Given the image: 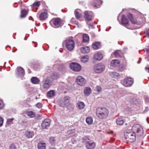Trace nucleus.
Here are the masks:
<instances>
[{
  "mask_svg": "<svg viewBox=\"0 0 149 149\" xmlns=\"http://www.w3.org/2000/svg\"><path fill=\"white\" fill-rule=\"evenodd\" d=\"M132 130L136 132V135L141 136L143 134V130L142 127L139 125L136 124L133 125L132 128ZM134 132H127L124 135V136L127 141L130 142H134L136 139L135 134Z\"/></svg>",
  "mask_w": 149,
  "mask_h": 149,
  "instance_id": "f257e3e1",
  "label": "nucleus"
},
{
  "mask_svg": "<svg viewBox=\"0 0 149 149\" xmlns=\"http://www.w3.org/2000/svg\"><path fill=\"white\" fill-rule=\"evenodd\" d=\"M96 114L100 119L102 120L106 119L109 114L108 110L105 107H98L96 109Z\"/></svg>",
  "mask_w": 149,
  "mask_h": 149,
  "instance_id": "f03ea898",
  "label": "nucleus"
},
{
  "mask_svg": "<svg viewBox=\"0 0 149 149\" xmlns=\"http://www.w3.org/2000/svg\"><path fill=\"white\" fill-rule=\"evenodd\" d=\"M50 23L55 28L61 27L63 24V20L59 17L53 18L51 20Z\"/></svg>",
  "mask_w": 149,
  "mask_h": 149,
  "instance_id": "7ed1b4c3",
  "label": "nucleus"
},
{
  "mask_svg": "<svg viewBox=\"0 0 149 149\" xmlns=\"http://www.w3.org/2000/svg\"><path fill=\"white\" fill-rule=\"evenodd\" d=\"M63 44L65 45L66 48L68 51H72L74 48V42L72 38H68L64 40Z\"/></svg>",
  "mask_w": 149,
  "mask_h": 149,
  "instance_id": "20e7f679",
  "label": "nucleus"
},
{
  "mask_svg": "<svg viewBox=\"0 0 149 149\" xmlns=\"http://www.w3.org/2000/svg\"><path fill=\"white\" fill-rule=\"evenodd\" d=\"M134 83L133 79L131 77H127L125 79L122 83L125 87H129L131 86Z\"/></svg>",
  "mask_w": 149,
  "mask_h": 149,
  "instance_id": "39448f33",
  "label": "nucleus"
},
{
  "mask_svg": "<svg viewBox=\"0 0 149 149\" xmlns=\"http://www.w3.org/2000/svg\"><path fill=\"white\" fill-rule=\"evenodd\" d=\"M76 82L80 86H84L85 84L86 80L83 77L79 76L77 77Z\"/></svg>",
  "mask_w": 149,
  "mask_h": 149,
  "instance_id": "423d86ee",
  "label": "nucleus"
},
{
  "mask_svg": "<svg viewBox=\"0 0 149 149\" xmlns=\"http://www.w3.org/2000/svg\"><path fill=\"white\" fill-rule=\"evenodd\" d=\"M93 16V13L92 12L86 11L84 13V17L87 21H91Z\"/></svg>",
  "mask_w": 149,
  "mask_h": 149,
  "instance_id": "0eeeda50",
  "label": "nucleus"
},
{
  "mask_svg": "<svg viewBox=\"0 0 149 149\" xmlns=\"http://www.w3.org/2000/svg\"><path fill=\"white\" fill-rule=\"evenodd\" d=\"M85 146L87 149H93L95 147L96 143L92 141H88L86 142Z\"/></svg>",
  "mask_w": 149,
  "mask_h": 149,
  "instance_id": "6e6552de",
  "label": "nucleus"
},
{
  "mask_svg": "<svg viewBox=\"0 0 149 149\" xmlns=\"http://www.w3.org/2000/svg\"><path fill=\"white\" fill-rule=\"evenodd\" d=\"M121 22L122 24L127 28L131 29H133L132 28H131L129 26V20L125 17V15L122 16Z\"/></svg>",
  "mask_w": 149,
  "mask_h": 149,
  "instance_id": "1a4fd4ad",
  "label": "nucleus"
},
{
  "mask_svg": "<svg viewBox=\"0 0 149 149\" xmlns=\"http://www.w3.org/2000/svg\"><path fill=\"white\" fill-rule=\"evenodd\" d=\"M102 0H94L91 4L92 6L95 8H99L102 5Z\"/></svg>",
  "mask_w": 149,
  "mask_h": 149,
  "instance_id": "9d476101",
  "label": "nucleus"
},
{
  "mask_svg": "<svg viewBox=\"0 0 149 149\" xmlns=\"http://www.w3.org/2000/svg\"><path fill=\"white\" fill-rule=\"evenodd\" d=\"M104 69V66H94L93 70L95 72L100 73L103 72Z\"/></svg>",
  "mask_w": 149,
  "mask_h": 149,
  "instance_id": "9b49d317",
  "label": "nucleus"
},
{
  "mask_svg": "<svg viewBox=\"0 0 149 149\" xmlns=\"http://www.w3.org/2000/svg\"><path fill=\"white\" fill-rule=\"evenodd\" d=\"M50 120L49 119L45 120L42 123L41 126L43 129H47L48 127L50 124Z\"/></svg>",
  "mask_w": 149,
  "mask_h": 149,
  "instance_id": "f8f14e48",
  "label": "nucleus"
},
{
  "mask_svg": "<svg viewBox=\"0 0 149 149\" xmlns=\"http://www.w3.org/2000/svg\"><path fill=\"white\" fill-rule=\"evenodd\" d=\"M16 73L18 76L22 77L24 74V71L22 67L18 66L17 69Z\"/></svg>",
  "mask_w": 149,
  "mask_h": 149,
  "instance_id": "ddd939ff",
  "label": "nucleus"
},
{
  "mask_svg": "<svg viewBox=\"0 0 149 149\" xmlns=\"http://www.w3.org/2000/svg\"><path fill=\"white\" fill-rule=\"evenodd\" d=\"M70 97L68 96H65L64 97L63 100L60 104V106L63 107L65 106H67L69 103Z\"/></svg>",
  "mask_w": 149,
  "mask_h": 149,
  "instance_id": "4468645a",
  "label": "nucleus"
},
{
  "mask_svg": "<svg viewBox=\"0 0 149 149\" xmlns=\"http://www.w3.org/2000/svg\"><path fill=\"white\" fill-rule=\"evenodd\" d=\"M127 17L132 24H139V23L136 21V19L133 17L132 14L128 13L127 15Z\"/></svg>",
  "mask_w": 149,
  "mask_h": 149,
  "instance_id": "2eb2a0df",
  "label": "nucleus"
},
{
  "mask_svg": "<svg viewBox=\"0 0 149 149\" xmlns=\"http://www.w3.org/2000/svg\"><path fill=\"white\" fill-rule=\"evenodd\" d=\"M102 54L100 53H97L95 54L93 56L94 59L96 61L100 60L103 58Z\"/></svg>",
  "mask_w": 149,
  "mask_h": 149,
  "instance_id": "dca6fc26",
  "label": "nucleus"
},
{
  "mask_svg": "<svg viewBox=\"0 0 149 149\" xmlns=\"http://www.w3.org/2000/svg\"><path fill=\"white\" fill-rule=\"evenodd\" d=\"M114 55L116 58H119L123 57L124 58L123 56V53L120 50L114 52Z\"/></svg>",
  "mask_w": 149,
  "mask_h": 149,
  "instance_id": "f3484780",
  "label": "nucleus"
},
{
  "mask_svg": "<svg viewBox=\"0 0 149 149\" xmlns=\"http://www.w3.org/2000/svg\"><path fill=\"white\" fill-rule=\"evenodd\" d=\"M48 17L47 14L45 12L41 13L39 16V19L41 20H44L46 19Z\"/></svg>",
  "mask_w": 149,
  "mask_h": 149,
  "instance_id": "a211bd4d",
  "label": "nucleus"
},
{
  "mask_svg": "<svg viewBox=\"0 0 149 149\" xmlns=\"http://www.w3.org/2000/svg\"><path fill=\"white\" fill-rule=\"evenodd\" d=\"M101 43L99 42H96L92 45L93 48L95 49H98L101 47Z\"/></svg>",
  "mask_w": 149,
  "mask_h": 149,
  "instance_id": "6ab92c4d",
  "label": "nucleus"
},
{
  "mask_svg": "<svg viewBox=\"0 0 149 149\" xmlns=\"http://www.w3.org/2000/svg\"><path fill=\"white\" fill-rule=\"evenodd\" d=\"M24 135L28 138H31L34 136V133L32 131H26L24 133Z\"/></svg>",
  "mask_w": 149,
  "mask_h": 149,
  "instance_id": "aec40b11",
  "label": "nucleus"
},
{
  "mask_svg": "<svg viewBox=\"0 0 149 149\" xmlns=\"http://www.w3.org/2000/svg\"><path fill=\"white\" fill-rule=\"evenodd\" d=\"M71 70L75 72H79L81 69V66H70Z\"/></svg>",
  "mask_w": 149,
  "mask_h": 149,
  "instance_id": "412c9836",
  "label": "nucleus"
},
{
  "mask_svg": "<svg viewBox=\"0 0 149 149\" xmlns=\"http://www.w3.org/2000/svg\"><path fill=\"white\" fill-rule=\"evenodd\" d=\"M28 13V10L25 9H22L21 11L20 17L21 18L25 17L27 15Z\"/></svg>",
  "mask_w": 149,
  "mask_h": 149,
  "instance_id": "4be33fe9",
  "label": "nucleus"
},
{
  "mask_svg": "<svg viewBox=\"0 0 149 149\" xmlns=\"http://www.w3.org/2000/svg\"><path fill=\"white\" fill-rule=\"evenodd\" d=\"M46 144L44 142H40L38 144V149H45Z\"/></svg>",
  "mask_w": 149,
  "mask_h": 149,
  "instance_id": "5701e85b",
  "label": "nucleus"
},
{
  "mask_svg": "<svg viewBox=\"0 0 149 149\" xmlns=\"http://www.w3.org/2000/svg\"><path fill=\"white\" fill-rule=\"evenodd\" d=\"M80 50L83 53H88L90 51V48L88 47H82L81 48Z\"/></svg>",
  "mask_w": 149,
  "mask_h": 149,
  "instance_id": "b1692460",
  "label": "nucleus"
},
{
  "mask_svg": "<svg viewBox=\"0 0 149 149\" xmlns=\"http://www.w3.org/2000/svg\"><path fill=\"white\" fill-rule=\"evenodd\" d=\"M31 82L34 84H38L40 81L39 79L36 77H32L31 79Z\"/></svg>",
  "mask_w": 149,
  "mask_h": 149,
  "instance_id": "393cba45",
  "label": "nucleus"
},
{
  "mask_svg": "<svg viewBox=\"0 0 149 149\" xmlns=\"http://www.w3.org/2000/svg\"><path fill=\"white\" fill-rule=\"evenodd\" d=\"M109 75L111 77L115 79L118 78L119 76L118 74L115 72H110Z\"/></svg>",
  "mask_w": 149,
  "mask_h": 149,
  "instance_id": "a878e982",
  "label": "nucleus"
},
{
  "mask_svg": "<svg viewBox=\"0 0 149 149\" xmlns=\"http://www.w3.org/2000/svg\"><path fill=\"white\" fill-rule=\"evenodd\" d=\"M84 92L86 95H88L91 93V89L90 88L87 87L85 88Z\"/></svg>",
  "mask_w": 149,
  "mask_h": 149,
  "instance_id": "bb28decb",
  "label": "nucleus"
},
{
  "mask_svg": "<svg viewBox=\"0 0 149 149\" xmlns=\"http://www.w3.org/2000/svg\"><path fill=\"white\" fill-rule=\"evenodd\" d=\"M43 86L44 88L45 89H48L50 86V83L49 81L46 80L43 81Z\"/></svg>",
  "mask_w": 149,
  "mask_h": 149,
  "instance_id": "cd10ccee",
  "label": "nucleus"
},
{
  "mask_svg": "<svg viewBox=\"0 0 149 149\" xmlns=\"http://www.w3.org/2000/svg\"><path fill=\"white\" fill-rule=\"evenodd\" d=\"M26 115L30 118H33L35 116L36 113L34 112L33 111H30L27 112Z\"/></svg>",
  "mask_w": 149,
  "mask_h": 149,
  "instance_id": "c85d7f7f",
  "label": "nucleus"
},
{
  "mask_svg": "<svg viewBox=\"0 0 149 149\" xmlns=\"http://www.w3.org/2000/svg\"><path fill=\"white\" fill-rule=\"evenodd\" d=\"M116 122L118 125H123L124 121L122 118H119L116 119Z\"/></svg>",
  "mask_w": 149,
  "mask_h": 149,
  "instance_id": "c756f323",
  "label": "nucleus"
},
{
  "mask_svg": "<svg viewBox=\"0 0 149 149\" xmlns=\"http://www.w3.org/2000/svg\"><path fill=\"white\" fill-rule=\"evenodd\" d=\"M89 40V38L88 35L87 34H84L83 36V42H88Z\"/></svg>",
  "mask_w": 149,
  "mask_h": 149,
  "instance_id": "7c9ffc66",
  "label": "nucleus"
},
{
  "mask_svg": "<svg viewBox=\"0 0 149 149\" xmlns=\"http://www.w3.org/2000/svg\"><path fill=\"white\" fill-rule=\"evenodd\" d=\"M55 95V92L53 90H51L47 92V96L48 97L51 98L53 97Z\"/></svg>",
  "mask_w": 149,
  "mask_h": 149,
  "instance_id": "2f4dec72",
  "label": "nucleus"
},
{
  "mask_svg": "<svg viewBox=\"0 0 149 149\" xmlns=\"http://www.w3.org/2000/svg\"><path fill=\"white\" fill-rule=\"evenodd\" d=\"M120 61L118 59H114L112 60L111 64L112 65H117L120 63Z\"/></svg>",
  "mask_w": 149,
  "mask_h": 149,
  "instance_id": "473e14b6",
  "label": "nucleus"
},
{
  "mask_svg": "<svg viewBox=\"0 0 149 149\" xmlns=\"http://www.w3.org/2000/svg\"><path fill=\"white\" fill-rule=\"evenodd\" d=\"M40 1H38L33 3L31 6L32 8H37L40 5Z\"/></svg>",
  "mask_w": 149,
  "mask_h": 149,
  "instance_id": "72a5a7b5",
  "label": "nucleus"
},
{
  "mask_svg": "<svg viewBox=\"0 0 149 149\" xmlns=\"http://www.w3.org/2000/svg\"><path fill=\"white\" fill-rule=\"evenodd\" d=\"M89 59V57L87 55H85L83 56L81 59V61L82 62L85 63L87 62Z\"/></svg>",
  "mask_w": 149,
  "mask_h": 149,
  "instance_id": "f704fd0d",
  "label": "nucleus"
},
{
  "mask_svg": "<svg viewBox=\"0 0 149 149\" xmlns=\"http://www.w3.org/2000/svg\"><path fill=\"white\" fill-rule=\"evenodd\" d=\"M78 106L79 109H81L84 108L85 104L84 102H79L78 104Z\"/></svg>",
  "mask_w": 149,
  "mask_h": 149,
  "instance_id": "c9c22d12",
  "label": "nucleus"
},
{
  "mask_svg": "<svg viewBox=\"0 0 149 149\" xmlns=\"http://www.w3.org/2000/svg\"><path fill=\"white\" fill-rule=\"evenodd\" d=\"M74 15L76 18L77 19L80 18L82 16L81 14L77 10H75Z\"/></svg>",
  "mask_w": 149,
  "mask_h": 149,
  "instance_id": "e433bc0d",
  "label": "nucleus"
},
{
  "mask_svg": "<svg viewBox=\"0 0 149 149\" xmlns=\"http://www.w3.org/2000/svg\"><path fill=\"white\" fill-rule=\"evenodd\" d=\"M86 121L88 124L91 125L93 123V119L91 117H88L86 119Z\"/></svg>",
  "mask_w": 149,
  "mask_h": 149,
  "instance_id": "4c0bfd02",
  "label": "nucleus"
},
{
  "mask_svg": "<svg viewBox=\"0 0 149 149\" xmlns=\"http://www.w3.org/2000/svg\"><path fill=\"white\" fill-rule=\"evenodd\" d=\"M49 141L50 143L52 144H53L56 142V140L55 139L54 137H50Z\"/></svg>",
  "mask_w": 149,
  "mask_h": 149,
  "instance_id": "58836bf2",
  "label": "nucleus"
},
{
  "mask_svg": "<svg viewBox=\"0 0 149 149\" xmlns=\"http://www.w3.org/2000/svg\"><path fill=\"white\" fill-rule=\"evenodd\" d=\"M9 149H17L15 145L12 143L10 144L9 146Z\"/></svg>",
  "mask_w": 149,
  "mask_h": 149,
  "instance_id": "ea45409f",
  "label": "nucleus"
},
{
  "mask_svg": "<svg viewBox=\"0 0 149 149\" xmlns=\"http://www.w3.org/2000/svg\"><path fill=\"white\" fill-rule=\"evenodd\" d=\"M14 118H10L7 119V123L8 124H11L13 120H14Z\"/></svg>",
  "mask_w": 149,
  "mask_h": 149,
  "instance_id": "a19ab883",
  "label": "nucleus"
},
{
  "mask_svg": "<svg viewBox=\"0 0 149 149\" xmlns=\"http://www.w3.org/2000/svg\"><path fill=\"white\" fill-rule=\"evenodd\" d=\"M4 106V104L2 100H0V109H2Z\"/></svg>",
  "mask_w": 149,
  "mask_h": 149,
  "instance_id": "79ce46f5",
  "label": "nucleus"
},
{
  "mask_svg": "<svg viewBox=\"0 0 149 149\" xmlns=\"http://www.w3.org/2000/svg\"><path fill=\"white\" fill-rule=\"evenodd\" d=\"M96 89L97 91L98 92H100L101 91L102 89L100 86H97L96 87Z\"/></svg>",
  "mask_w": 149,
  "mask_h": 149,
  "instance_id": "37998d69",
  "label": "nucleus"
},
{
  "mask_svg": "<svg viewBox=\"0 0 149 149\" xmlns=\"http://www.w3.org/2000/svg\"><path fill=\"white\" fill-rule=\"evenodd\" d=\"M74 131L75 130L74 129L70 130L67 132V133L68 134H70L74 133Z\"/></svg>",
  "mask_w": 149,
  "mask_h": 149,
  "instance_id": "c03bdc74",
  "label": "nucleus"
},
{
  "mask_svg": "<svg viewBox=\"0 0 149 149\" xmlns=\"http://www.w3.org/2000/svg\"><path fill=\"white\" fill-rule=\"evenodd\" d=\"M3 118L0 116V127L1 126L3 123Z\"/></svg>",
  "mask_w": 149,
  "mask_h": 149,
  "instance_id": "a18cd8bd",
  "label": "nucleus"
},
{
  "mask_svg": "<svg viewBox=\"0 0 149 149\" xmlns=\"http://www.w3.org/2000/svg\"><path fill=\"white\" fill-rule=\"evenodd\" d=\"M118 66V71H122L124 70V67L123 66Z\"/></svg>",
  "mask_w": 149,
  "mask_h": 149,
  "instance_id": "49530a36",
  "label": "nucleus"
},
{
  "mask_svg": "<svg viewBox=\"0 0 149 149\" xmlns=\"http://www.w3.org/2000/svg\"><path fill=\"white\" fill-rule=\"evenodd\" d=\"M144 99L145 101L146 102H149V97L147 96L146 95L144 96Z\"/></svg>",
  "mask_w": 149,
  "mask_h": 149,
  "instance_id": "de8ad7c7",
  "label": "nucleus"
},
{
  "mask_svg": "<svg viewBox=\"0 0 149 149\" xmlns=\"http://www.w3.org/2000/svg\"><path fill=\"white\" fill-rule=\"evenodd\" d=\"M42 104L40 103H38L36 105V107L38 108H41L42 107Z\"/></svg>",
  "mask_w": 149,
  "mask_h": 149,
  "instance_id": "09e8293b",
  "label": "nucleus"
},
{
  "mask_svg": "<svg viewBox=\"0 0 149 149\" xmlns=\"http://www.w3.org/2000/svg\"><path fill=\"white\" fill-rule=\"evenodd\" d=\"M146 34L147 37H149V29H147L146 30Z\"/></svg>",
  "mask_w": 149,
  "mask_h": 149,
  "instance_id": "8fccbe9b",
  "label": "nucleus"
},
{
  "mask_svg": "<svg viewBox=\"0 0 149 149\" xmlns=\"http://www.w3.org/2000/svg\"><path fill=\"white\" fill-rule=\"evenodd\" d=\"M70 65H80L78 63L75 62H72L70 64Z\"/></svg>",
  "mask_w": 149,
  "mask_h": 149,
  "instance_id": "3c124183",
  "label": "nucleus"
},
{
  "mask_svg": "<svg viewBox=\"0 0 149 149\" xmlns=\"http://www.w3.org/2000/svg\"><path fill=\"white\" fill-rule=\"evenodd\" d=\"M59 77L58 75H54L53 76V79H56L59 78Z\"/></svg>",
  "mask_w": 149,
  "mask_h": 149,
  "instance_id": "603ef678",
  "label": "nucleus"
},
{
  "mask_svg": "<svg viewBox=\"0 0 149 149\" xmlns=\"http://www.w3.org/2000/svg\"><path fill=\"white\" fill-rule=\"evenodd\" d=\"M145 69L146 72H147L148 73H149V67H145Z\"/></svg>",
  "mask_w": 149,
  "mask_h": 149,
  "instance_id": "864d4df0",
  "label": "nucleus"
},
{
  "mask_svg": "<svg viewBox=\"0 0 149 149\" xmlns=\"http://www.w3.org/2000/svg\"><path fill=\"white\" fill-rule=\"evenodd\" d=\"M48 149H56V148L54 147H50Z\"/></svg>",
  "mask_w": 149,
  "mask_h": 149,
  "instance_id": "5fc2aeb1",
  "label": "nucleus"
},
{
  "mask_svg": "<svg viewBox=\"0 0 149 149\" xmlns=\"http://www.w3.org/2000/svg\"><path fill=\"white\" fill-rule=\"evenodd\" d=\"M137 103H138V102L137 101L134 102V104H137Z\"/></svg>",
  "mask_w": 149,
  "mask_h": 149,
  "instance_id": "6e6d98bb",
  "label": "nucleus"
},
{
  "mask_svg": "<svg viewBox=\"0 0 149 149\" xmlns=\"http://www.w3.org/2000/svg\"><path fill=\"white\" fill-rule=\"evenodd\" d=\"M148 110V107H146V108L145 109V111H147Z\"/></svg>",
  "mask_w": 149,
  "mask_h": 149,
  "instance_id": "4d7b16f0",
  "label": "nucleus"
},
{
  "mask_svg": "<svg viewBox=\"0 0 149 149\" xmlns=\"http://www.w3.org/2000/svg\"><path fill=\"white\" fill-rule=\"evenodd\" d=\"M34 68H36V67H37L38 66H36V65H35V66H34Z\"/></svg>",
  "mask_w": 149,
  "mask_h": 149,
  "instance_id": "13d9d810",
  "label": "nucleus"
},
{
  "mask_svg": "<svg viewBox=\"0 0 149 149\" xmlns=\"http://www.w3.org/2000/svg\"><path fill=\"white\" fill-rule=\"evenodd\" d=\"M140 63V61H138L137 62V63H138V64H139V63Z\"/></svg>",
  "mask_w": 149,
  "mask_h": 149,
  "instance_id": "bf43d9fd",
  "label": "nucleus"
},
{
  "mask_svg": "<svg viewBox=\"0 0 149 149\" xmlns=\"http://www.w3.org/2000/svg\"><path fill=\"white\" fill-rule=\"evenodd\" d=\"M35 70H38L37 69H35Z\"/></svg>",
  "mask_w": 149,
  "mask_h": 149,
  "instance_id": "052dcab7",
  "label": "nucleus"
},
{
  "mask_svg": "<svg viewBox=\"0 0 149 149\" xmlns=\"http://www.w3.org/2000/svg\"><path fill=\"white\" fill-rule=\"evenodd\" d=\"M36 99H37V97H36Z\"/></svg>",
  "mask_w": 149,
  "mask_h": 149,
  "instance_id": "680f3d73",
  "label": "nucleus"
}]
</instances>
